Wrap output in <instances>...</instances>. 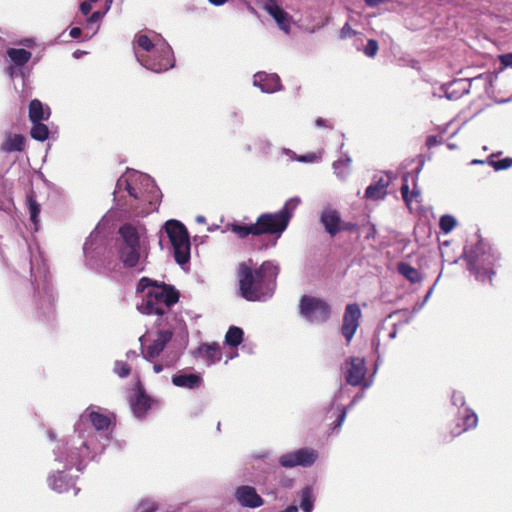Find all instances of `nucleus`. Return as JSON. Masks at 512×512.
Wrapping results in <instances>:
<instances>
[{
  "label": "nucleus",
  "instance_id": "nucleus-1",
  "mask_svg": "<svg viewBox=\"0 0 512 512\" xmlns=\"http://www.w3.org/2000/svg\"><path fill=\"white\" fill-rule=\"evenodd\" d=\"M88 407L74 425V432L67 438L57 440L53 446V453L58 461L65 465L82 467L83 461H90L106 447L109 437L108 429L111 419L100 412L99 408Z\"/></svg>",
  "mask_w": 512,
  "mask_h": 512
},
{
  "label": "nucleus",
  "instance_id": "nucleus-2",
  "mask_svg": "<svg viewBox=\"0 0 512 512\" xmlns=\"http://www.w3.org/2000/svg\"><path fill=\"white\" fill-rule=\"evenodd\" d=\"M280 267L274 260H266L254 267L250 259L237 267L238 294L249 302H267L275 294Z\"/></svg>",
  "mask_w": 512,
  "mask_h": 512
},
{
  "label": "nucleus",
  "instance_id": "nucleus-3",
  "mask_svg": "<svg viewBox=\"0 0 512 512\" xmlns=\"http://www.w3.org/2000/svg\"><path fill=\"white\" fill-rule=\"evenodd\" d=\"M136 292L142 294L138 311L144 315L158 316L157 326H167L170 309L179 301V291L173 285L142 277L137 283Z\"/></svg>",
  "mask_w": 512,
  "mask_h": 512
},
{
  "label": "nucleus",
  "instance_id": "nucleus-4",
  "mask_svg": "<svg viewBox=\"0 0 512 512\" xmlns=\"http://www.w3.org/2000/svg\"><path fill=\"white\" fill-rule=\"evenodd\" d=\"M116 240L118 258L124 268L144 272L148 263L149 243L143 224L124 223L118 229Z\"/></svg>",
  "mask_w": 512,
  "mask_h": 512
},
{
  "label": "nucleus",
  "instance_id": "nucleus-5",
  "mask_svg": "<svg viewBox=\"0 0 512 512\" xmlns=\"http://www.w3.org/2000/svg\"><path fill=\"white\" fill-rule=\"evenodd\" d=\"M122 191H126L131 198L139 201L143 205L141 212L145 214L156 211L162 199V192L154 179L133 169H127L117 180L114 195Z\"/></svg>",
  "mask_w": 512,
  "mask_h": 512
},
{
  "label": "nucleus",
  "instance_id": "nucleus-6",
  "mask_svg": "<svg viewBox=\"0 0 512 512\" xmlns=\"http://www.w3.org/2000/svg\"><path fill=\"white\" fill-rule=\"evenodd\" d=\"M463 258L467 262V269L478 282L493 285L501 259L496 249L485 240L479 239L475 245L464 249Z\"/></svg>",
  "mask_w": 512,
  "mask_h": 512
},
{
  "label": "nucleus",
  "instance_id": "nucleus-7",
  "mask_svg": "<svg viewBox=\"0 0 512 512\" xmlns=\"http://www.w3.org/2000/svg\"><path fill=\"white\" fill-rule=\"evenodd\" d=\"M30 272L33 285V313L40 320H48L55 314L56 296L53 285L50 282L48 270L43 263L34 266L33 260L30 261Z\"/></svg>",
  "mask_w": 512,
  "mask_h": 512
},
{
  "label": "nucleus",
  "instance_id": "nucleus-8",
  "mask_svg": "<svg viewBox=\"0 0 512 512\" xmlns=\"http://www.w3.org/2000/svg\"><path fill=\"white\" fill-rule=\"evenodd\" d=\"M133 49L137 61L147 70L155 73L167 71V67L170 65L168 62L162 66L156 64L151 58L157 53L164 55L171 52V46L160 35L156 33H153L152 36L143 33L136 34L133 40Z\"/></svg>",
  "mask_w": 512,
  "mask_h": 512
},
{
  "label": "nucleus",
  "instance_id": "nucleus-9",
  "mask_svg": "<svg viewBox=\"0 0 512 512\" xmlns=\"http://www.w3.org/2000/svg\"><path fill=\"white\" fill-rule=\"evenodd\" d=\"M300 202L301 200L299 197H292L284 203L283 207L279 211L259 215L256 219L258 236L269 234L275 235L276 238H279L287 229Z\"/></svg>",
  "mask_w": 512,
  "mask_h": 512
},
{
  "label": "nucleus",
  "instance_id": "nucleus-10",
  "mask_svg": "<svg viewBox=\"0 0 512 512\" xmlns=\"http://www.w3.org/2000/svg\"><path fill=\"white\" fill-rule=\"evenodd\" d=\"M173 248L174 259L183 266L190 261V237L185 225L175 219L167 220L163 226Z\"/></svg>",
  "mask_w": 512,
  "mask_h": 512
},
{
  "label": "nucleus",
  "instance_id": "nucleus-11",
  "mask_svg": "<svg viewBox=\"0 0 512 512\" xmlns=\"http://www.w3.org/2000/svg\"><path fill=\"white\" fill-rule=\"evenodd\" d=\"M52 455V470L47 477L49 488L57 493H66L70 489H73L74 496H76L80 491L79 488L75 487V479L77 476L69 474V471L75 468L77 472H82L89 461H83L82 467H78L77 465H65L64 462L56 459V455L53 452Z\"/></svg>",
  "mask_w": 512,
  "mask_h": 512
},
{
  "label": "nucleus",
  "instance_id": "nucleus-12",
  "mask_svg": "<svg viewBox=\"0 0 512 512\" xmlns=\"http://www.w3.org/2000/svg\"><path fill=\"white\" fill-rule=\"evenodd\" d=\"M299 313L312 324H322L330 318L331 307L321 298L303 295L299 301Z\"/></svg>",
  "mask_w": 512,
  "mask_h": 512
},
{
  "label": "nucleus",
  "instance_id": "nucleus-13",
  "mask_svg": "<svg viewBox=\"0 0 512 512\" xmlns=\"http://www.w3.org/2000/svg\"><path fill=\"white\" fill-rule=\"evenodd\" d=\"M342 371L347 384L351 386L363 385L364 389L371 386L372 381H364L367 368L365 359L362 357H350L345 360Z\"/></svg>",
  "mask_w": 512,
  "mask_h": 512
},
{
  "label": "nucleus",
  "instance_id": "nucleus-14",
  "mask_svg": "<svg viewBox=\"0 0 512 512\" xmlns=\"http://www.w3.org/2000/svg\"><path fill=\"white\" fill-rule=\"evenodd\" d=\"M318 457L319 453L317 450L303 447L281 455L278 459V463L283 468H294L297 466L308 468L314 465Z\"/></svg>",
  "mask_w": 512,
  "mask_h": 512
},
{
  "label": "nucleus",
  "instance_id": "nucleus-15",
  "mask_svg": "<svg viewBox=\"0 0 512 512\" xmlns=\"http://www.w3.org/2000/svg\"><path fill=\"white\" fill-rule=\"evenodd\" d=\"M160 329L157 332L156 339L148 345L146 348L143 346L144 336L139 338L141 343V356L148 362H154V360L164 351L167 343L173 337V331L166 326H158Z\"/></svg>",
  "mask_w": 512,
  "mask_h": 512
},
{
  "label": "nucleus",
  "instance_id": "nucleus-16",
  "mask_svg": "<svg viewBox=\"0 0 512 512\" xmlns=\"http://www.w3.org/2000/svg\"><path fill=\"white\" fill-rule=\"evenodd\" d=\"M361 318V309L357 303L348 304L345 308L341 326V334L349 343L355 335Z\"/></svg>",
  "mask_w": 512,
  "mask_h": 512
},
{
  "label": "nucleus",
  "instance_id": "nucleus-17",
  "mask_svg": "<svg viewBox=\"0 0 512 512\" xmlns=\"http://www.w3.org/2000/svg\"><path fill=\"white\" fill-rule=\"evenodd\" d=\"M253 84L264 93H275L281 91L283 86L280 77L276 73L259 71L253 76Z\"/></svg>",
  "mask_w": 512,
  "mask_h": 512
},
{
  "label": "nucleus",
  "instance_id": "nucleus-18",
  "mask_svg": "<svg viewBox=\"0 0 512 512\" xmlns=\"http://www.w3.org/2000/svg\"><path fill=\"white\" fill-rule=\"evenodd\" d=\"M234 496L237 502L243 507L258 508L264 504L263 498L257 493L256 489L250 485L237 487Z\"/></svg>",
  "mask_w": 512,
  "mask_h": 512
},
{
  "label": "nucleus",
  "instance_id": "nucleus-19",
  "mask_svg": "<svg viewBox=\"0 0 512 512\" xmlns=\"http://www.w3.org/2000/svg\"><path fill=\"white\" fill-rule=\"evenodd\" d=\"M320 223L325 231L334 237L340 232L341 215L340 212L331 206L324 207L320 214Z\"/></svg>",
  "mask_w": 512,
  "mask_h": 512
},
{
  "label": "nucleus",
  "instance_id": "nucleus-20",
  "mask_svg": "<svg viewBox=\"0 0 512 512\" xmlns=\"http://www.w3.org/2000/svg\"><path fill=\"white\" fill-rule=\"evenodd\" d=\"M152 402V398L145 393L144 388L138 385L135 395L130 400V406L134 416L138 419L144 418L151 408Z\"/></svg>",
  "mask_w": 512,
  "mask_h": 512
},
{
  "label": "nucleus",
  "instance_id": "nucleus-21",
  "mask_svg": "<svg viewBox=\"0 0 512 512\" xmlns=\"http://www.w3.org/2000/svg\"><path fill=\"white\" fill-rule=\"evenodd\" d=\"M103 238L97 228L92 231L83 245V252L87 263H91L103 251Z\"/></svg>",
  "mask_w": 512,
  "mask_h": 512
},
{
  "label": "nucleus",
  "instance_id": "nucleus-22",
  "mask_svg": "<svg viewBox=\"0 0 512 512\" xmlns=\"http://www.w3.org/2000/svg\"><path fill=\"white\" fill-rule=\"evenodd\" d=\"M470 86L471 80L457 79L449 84L442 85L440 89L448 100H458L463 95L469 93Z\"/></svg>",
  "mask_w": 512,
  "mask_h": 512
},
{
  "label": "nucleus",
  "instance_id": "nucleus-23",
  "mask_svg": "<svg viewBox=\"0 0 512 512\" xmlns=\"http://www.w3.org/2000/svg\"><path fill=\"white\" fill-rule=\"evenodd\" d=\"M174 386L188 390H195L202 386L203 378L199 373H186L180 371L172 376Z\"/></svg>",
  "mask_w": 512,
  "mask_h": 512
},
{
  "label": "nucleus",
  "instance_id": "nucleus-24",
  "mask_svg": "<svg viewBox=\"0 0 512 512\" xmlns=\"http://www.w3.org/2000/svg\"><path fill=\"white\" fill-rule=\"evenodd\" d=\"M264 9L271 15L279 28L286 33L289 32L290 29V21L289 15L285 12L275 0H264Z\"/></svg>",
  "mask_w": 512,
  "mask_h": 512
},
{
  "label": "nucleus",
  "instance_id": "nucleus-25",
  "mask_svg": "<svg viewBox=\"0 0 512 512\" xmlns=\"http://www.w3.org/2000/svg\"><path fill=\"white\" fill-rule=\"evenodd\" d=\"M390 179L383 176L373 178V182L366 188L364 197L371 200H382L387 195Z\"/></svg>",
  "mask_w": 512,
  "mask_h": 512
},
{
  "label": "nucleus",
  "instance_id": "nucleus-26",
  "mask_svg": "<svg viewBox=\"0 0 512 512\" xmlns=\"http://www.w3.org/2000/svg\"><path fill=\"white\" fill-rule=\"evenodd\" d=\"M457 417L461 420L460 425H457L458 430L453 431L455 435H460L466 431L474 429L478 425V416L475 411L470 407H464L463 410H458Z\"/></svg>",
  "mask_w": 512,
  "mask_h": 512
},
{
  "label": "nucleus",
  "instance_id": "nucleus-27",
  "mask_svg": "<svg viewBox=\"0 0 512 512\" xmlns=\"http://www.w3.org/2000/svg\"><path fill=\"white\" fill-rule=\"evenodd\" d=\"M197 353L201 355L208 366H211L221 360V351L217 343L202 344L198 347Z\"/></svg>",
  "mask_w": 512,
  "mask_h": 512
},
{
  "label": "nucleus",
  "instance_id": "nucleus-28",
  "mask_svg": "<svg viewBox=\"0 0 512 512\" xmlns=\"http://www.w3.org/2000/svg\"><path fill=\"white\" fill-rule=\"evenodd\" d=\"M25 137L22 134H8L1 143L2 152H21L24 149Z\"/></svg>",
  "mask_w": 512,
  "mask_h": 512
},
{
  "label": "nucleus",
  "instance_id": "nucleus-29",
  "mask_svg": "<svg viewBox=\"0 0 512 512\" xmlns=\"http://www.w3.org/2000/svg\"><path fill=\"white\" fill-rule=\"evenodd\" d=\"M10 64L25 67L32 58V53L24 48H8L6 50Z\"/></svg>",
  "mask_w": 512,
  "mask_h": 512
},
{
  "label": "nucleus",
  "instance_id": "nucleus-30",
  "mask_svg": "<svg viewBox=\"0 0 512 512\" xmlns=\"http://www.w3.org/2000/svg\"><path fill=\"white\" fill-rule=\"evenodd\" d=\"M227 231L236 234L240 239H244L249 235L258 236V229L255 223L241 224L239 222L228 223L225 226Z\"/></svg>",
  "mask_w": 512,
  "mask_h": 512
},
{
  "label": "nucleus",
  "instance_id": "nucleus-31",
  "mask_svg": "<svg viewBox=\"0 0 512 512\" xmlns=\"http://www.w3.org/2000/svg\"><path fill=\"white\" fill-rule=\"evenodd\" d=\"M50 117V109L44 108L42 102L38 99H33L29 103V119L31 122H40L47 120Z\"/></svg>",
  "mask_w": 512,
  "mask_h": 512
},
{
  "label": "nucleus",
  "instance_id": "nucleus-32",
  "mask_svg": "<svg viewBox=\"0 0 512 512\" xmlns=\"http://www.w3.org/2000/svg\"><path fill=\"white\" fill-rule=\"evenodd\" d=\"M351 157L345 153L343 159H338L333 162L332 167L334 170V174L340 180H345L349 175V167L351 164Z\"/></svg>",
  "mask_w": 512,
  "mask_h": 512
},
{
  "label": "nucleus",
  "instance_id": "nucleus-33",
  "mask_svg": "<svg viewBox=\"0 0 512 512\" xmlns=\"http://www.w3.org/2000/svg\"><path fill=\"white\" fill-rule=\"evenodd\" d=\"M300 508L302 512H312L314 508L315 496L312 486H305L300 491Z\"/></svg>",
  "mask_w": 512,
  "mask_h": 512
},
{
  "label": "nucleus",
  "instance_id": "nucleus-34",
  "mask_svg": "<svg viewBox=\"0 0 512 512\" xmlns=\"http://www.w3.org/2000/svg\"><path fill=\"white\" fill-rule=\"evenodd\" d=\"M397 269L398 272L411 283H419L423 280L422 274L416 268L405 262H400Z\"/></svg>",
  "mask_w": 512,
  "mask_h": 512
},
{
  "label": "nucleus",
  "instance_id": "nucleus-35",
  "mask_svg": "<svg viewBox=\"0 0 512 512\" xmlns=\"http://www.w3.org/2000/svg\"><path fill=\"white\" fill-rule=\"evenodd\" d=\"M244 337V331L238 326H230L225 335V344L230 347H238Z\"/></svg>",
  "mask_w": 512,
  "mask_h": 512
},
{
  "label": "nucleus",
  "instance_id": "nucleus-36",
  "mask_svg": "<svg viewBox=\"0 0 512 512\" xmlns=\"http://www.w3.org/2000/svg\"><path fill=\"white\" fill-rule=\"evenodd\" d=\"M26 204L30 213V220L35 225V230H37V225L39 223L40 205L36 201L35 195L33 193L27 194Z\"/></svg>",
  "mask_w": 512,
  "mask_h": 512
},
{
  "label": "nucleus",
  "instance_id": "nucleus-37",
  "mask_svg": "<svg viewBox=\"0 0 512 512\" xmlns=\"http://www.w3.org/2000/svg\"><path fill=\"white\" fill-rule=\"evenodd\" d=\"M31 123H32V127L30 130V135L33 139L40 141V142H44L45 140H47L49 138L50 132H49V128L47 127V125L42 123V121L31 122Z\"/></svg>",
  "mask_w": 512,
  "mask_h": 512
},
{
  "label": "nucleus",
  "instance_id": "nucleus-38",
  "mask_svg": "<svg viewBox=\"0 0 512 512\" xmlns=\"http://www.w3.org/2000/svg\"><path fill=\"white\" fill-rule=\"evenodd\" d=\"M5 73L9 76L11 80H16L20 78L23 83L27 80L30 74V70H28L26 67L21 66H15L13 64H9L5 68Z\"/></svg>",
  "mask_w": 512,
  "mask_h": 512
},
{
  "label": "nucleus",
  "instance_id": "nucleus-39",
  "mask_svg": "<svg viewBox=\"0 0 512 512\" xmlns=\"http://www.w3.org/2000/svg\"><path fill=\"white\" fill-rule=\"evenodd\" d=\"M105 15L106 11H94L87 17V29L91 30L92 32L86 37V39H90L98 32L99 25H97L96 28H93V25L98 24Z\"/></svg>",
  "mask_w": 512,
  "mask_h": 512
},
{
  "label": "nucleus",
  "instance_id": "nucleus-40",
  "mask_svg": "<svg viewBox=\"0 0 512 512\" xmlns=\"http://www.w3.org/2000/svg\"><path fill=\"white\" fill-rule=\"evenodd\" d=\"M495 155L496 154L490 155L487 159V163L496 171L507 170L512 166V158L506 157L504 159L496 161L493 159Z\"/></svg>",
  "mask_w": 512,
  "mask_h": 512
},
{
  "label": "nucleus",
  "instance_id": "nucleus-41",
  "mask_svg": "<svg viewBox=\"0 0 512 512\" xmlns=\"http://www.w3.org/2000/svg\"><path fill=\"white\" fill-rule=\"evenodd\" d=\"M456 219L449 214L442 215L439 220V227L445 234L451 232L456 226Z\"/></svg>",
  "mask_w": 512,
  "mask_h": 512
},
{
  "label": "nucleus",
  "instance_id": "nucleus-42",
  "mask_svg": "<svg viewBox=\"0 0 512 512\" xmlns=\"http://www.w3.org/2000/svg\"><path fill=\"white\" fill-rule=\"evenodd\" d=\"M152 60L159 65H164L166 62H168L170 65L167 67V70L171 69L175 65V59L173 55V50L171 49V52L169 54L159 55V53L154 54L152 57Z\"/></svg>",
  "mask_w": 512,
  "mask_h": 512
},
{
  "label": "nucleus",
  "instance_id": "nucleus-43",
  "mask_svg": "<svg viewBox=\"0 0 512 512\" xmlns=\"http://www.w3.org/2000/svg\"><path fill=\"white\" fill-rule=\"evenodd\" d=\"M408 178H409V173H405L402 177L403 183L401 186V195H402V199L405 202V204L407 205V207L410 208L411 197H410Z\"/></svg>",
  "mask_w": 512,
  "mask_h": 512
},
{
  "label": "nucleus",
  "instance_id": "nucleus-44",
  "mask_svg": "<svg viewBox=\"0 0 512 512\" xmlns=\"http://www.w3.org/2000/svg\"><path fill=\"white\" fill-rule=\"evenodd\" d=\"M451 404L458 410H463L466 406V399L462 392L454 390L450 398Z\"/></svg>",
  "mask_w": 512,
  "mask_h": 512
},
{
  "label": "nucleus",
  "instance_id": "nucleus-45",
  "mask_svg": "<svg viewBox=\"0 0 512 512\" xmlns=\"http://www.w3.org/2000/svg\"><path fill=\"white\" fill-rule=\"evenodd\" d=\"M113 370L120 378H125L130 374L131 368L125 362L117 360Z\"/></svg>",
  "mask_w": 512,
  "mask_h": 512
},
{
  "label": "nucleus",
  "instance_id": "nucleus-46",
  "mask_svg": "<svg viewBox=\"0 0 512 512\" xmlns=\"http://www.w3.org/2000/svg\"><path fill=\"white\" fill-rule=\"evenodd\" d=\"M378 49V42L374 39H369L366 46L364 47L363 52L367 57L374 58L378 52Z\"/></svg>",
  "mask_w": 512,
  "mask_h": 512
},
{
  "label": "nucleus",
  "instance_id": "nucleus-47",
  "mask_svg": "<svg viewBox=\"0 0 512 512\" xmlns=\"http://www.w3.org/2000/svg\"><path fill=\"white\" fill-rule=\"evenodd\" d=\"M337 410H338V415H337L336 420L333 422V429H338L342 426L343 422L345 421L347 412H348V408H345L342 405H338Z\"/></svg>",
  "mask_w": 512,
  "mask_h": 512
},
{
  "label": "nucleus",
  "instance_id": "nucleus-48",
  "mask_svg": "<svg viewBox=\"0 0 512 512\" xmlns=\"http://www.w3.org/2000/svg\"><path fill=\"white\" fill-rule=\"evenodd\" d=\"M156 509H157V506H156L155 502H153L151 500H146L139 504L136 512H155Z\"/></svg>",
  "mask_w": 512,
  "mask_h": 512
},
{
  "label": "nucleus",
  "instance_id": "nucleus-49",
  "mask_svg": "<svg viewBox=\"0 0 512 512\" xmlns=\"http://www.w3.org/2000/svg\"><path fill=\"white\" fill-rule=\"evenodd\" d=\"M178 359H179V356L176 353H170V354H165L162 357L160 362L164 364L165 368H170L175 365V363L177 362Z\"/></svg>",
  "mask_w": 512,
  "mask_h": 512
},
{
  "label": "nucleus",
  "instance_id": "nucleus-50",
  "mask_svg": "<svg viewBox=\"0 0 512 512\" xmlns=\"http://www.w3.org/2000/svg\"><path fill=\"white\" fill-rule=\"evenodd\" d=\"M355 35H356V31L351 28L349 23L344 24V26L341 28L340 34H339L341 39L351 38Z\"/></svg>",
  "mask_w": 512,
  "mask_h": 512
},
{
  "label": "nucleus",
  "instance_id": "nucleus-51",
  "mask_svg": "<svg viewBox=\"0 0 512 512\" xmlns=\"http://www.w3.org/2000/svg\"><path fill=\"white\" fill-rule=\"evenodd\" d=\"M317 159H318V156L315 153H308V154L300 155V156L293 158V160H296V161L302 162V163H313V162H316Z\"/></svg>",
  "mask_w": 512,
  "mask_h": 512
},
{
  "label": "nucleus",
  "instance_id": "nucleus-52",
  "mask_svg": "<svg viewBox=\"0 0 512 512\" xmlns=\"http://www.w3.org/2000/svg\"><path fill=\"white\" fill-rule=\"evenodd\" d=\"M425 159L424 156L419 155L418 156V166L414 170V175L412 177V182L416 184L418 182L419 174L421 173L423 167H424Z\"/></svg>",
  "mask_w": 512,
  "mask_h": 512
},
{
  "label": "nucleus",
  "instance_id": "nucleus-53",
  "mask_svg": "<svg viewBox=\"0 0 512 512\" xmlns=\"http://www.w3.org/2000/svg\"><path fill=\"white\" fill-rule=\"evenodd\" d=\"M357 227H358L357 224L354 222H345V221L341 220L340 232L341 231L353 232L357 229Z\"/></svg>",
  "mask_w": 512,
  "mask_h": 512
},
{
  "label": "nucleus",
  "instance_id": "nucleus-54",
  "mask_svg": "<svg viewBox=\"0 0 512 512\" xmlns=\"http://www.w3.org/2000/svg\"><path fill=\"white\" fill-rule=\"evenodd\" d=\"M499 60L504 67L512 66V52L500 55Z\"/></svg>",
  "mask_w": 512,
  "mask_h": 512
},
{
  "label": "nucleus",
  "instance_id": "nucleus-55",
  "mask_svg": "<svg viewBox=\"0 0 512 512\" xmlns=\"http://www.w3.org/2000/svg\"><path fill=\"white\" fill-rule=\"evenodd\" d=\"M79 9L84 16H88L92 10V4L88 3V1H83L80 4Z\"/></svg>",
  "mask_w": 512,
  "mask_h": 512
},
{
  "label": "nucleus",
  "instance_id": "nucleus-56",
  "mask_svg": "<svg viewBox=\"0 0 512 512\" xmlns=\"http://www.w3.org/2000/svg\"><path fill=\"white\" fill-rule=\"evenodd\" d=\"M440 143L441 141H439L435 135H429L426 139V146L428 149H431Z\"/></svg>",
  "mask_w": 512,
  "mask_h": 512
},
{
  "label": "nucleus",
  "instance_id": "nucleus-57",
  "mask_svg": "<svg viewBox=\"0 0 512 512\" xmlns=\"http://www.w3.org/2000/svg\"><path fill=\"white\" fill-rule=\"evenodd\" d=\"M440 277H441V274L437 277V279H436V281L434 282V284H433V285L429 288V290L427 291V293H426V295H425V297H424V299H423L424 303H427V301L429 300V298H430V297H431V295L433 294L434 288H435V286H436L437 282L439 281Z\"/></svg>",
  "mask_w": 512,
  "mask_h": 512
},
{
  "label": "nucleus",
  "instance_id": "nucleus-58",
  "mask_svg": "<svg viewBox=\"0 0 512 512\" xmlns=\"http://www.w3.org/2000/svg\"><path fill=\"white\" fill-rule=\"evenodd\" d=\"M363 397H364V393L363 392L357 393L353 397L351 403L346 408H348V410L351 409L358 401L362 400Z\"/></svg>",
  "mask_w": 512,
  "mask_h": 512
},
{
  "label": "nucleus",
  "instance_id": "nucleus-59",
  "mask_svg": "<svg viewBox=\"0 0 512 512\" xmlns=\"http://www.w3.org/2000/svg\"><path fill=\"white\" fill-rule=\"evenodd\" d=\"M259 144L263 153H267L272 146L268 140H260Z\"/></svg>",
  "mask_w": 512,
  "mask_h": 512
},
{
  "label": "nucleus",
  "instance_id": "nucleus-60",
  "mask_svg": "<svg viewBox=\"0 0 512 512\" xmlns=\"http://www.w3.org/2000/svg\"><path fill=\"white\" fill-rule=\"evenodd\" d=\"M315 126L316 127H324V128H332V126L328 125L327 120L319 117L315 120Z\"/></svg>",
  "mask_w": 512,
  "mask_h": 512
},
{
  "label": "nucleus",
  "instance_id": "nucleus-61",
  "mask_svg": "<svg viewBox=\"0 0 512 512\" xmlns=\"http://www.w3.org/2000/svg\"><path fill=\"white\" fill-rule=\"evenodd\" d=\"M203 406L202 405H199L195 408H193L191 411H190V416L195 418V417H198L202 414L203 412Z\"/></svg>",
  "mask_w": 512,
  "mask_h": 512
},
{
  "label": "nucleus",
  "instance_id": "nucleus-62",
  "mask_svg": "<svg viewBox=\"0 0 512 512\" xmlns=\"http://www.w3.org/2000/svg\"><path fill=\"white\" fill-rule=\"evenodd\" d=\"M69 35L72 38H78V37H80L82 35V30L79 27H73V28L70 29Z\"/></svg>",
  "mask_w": 512,
  "mask_h": 512
},
{
  "label": "nucleus",
  "instance_id": "nucleus-63",
  "mask_svg": "<svg viewBox=\"0 0 512 512\" xmlns=\"http://www.w3.org/2000/svg\"><path fill=\"white\" fill-rule=\"evenodd\" d=\"M20 44L25 47H32L35 45V40L33 38H25L20 41Z\"/></svg>",
  "mask_w": 512,
  "mask_h": 512
},
{
  "label": "nucleus",
  "instance_id": "nucleus-64",
  "mask_svg": "<svg viewBox=\"0 0 512 512\" xmlns=\"http://www.w3.org/2000/svg\"><path fill=\"white\" fill-rule=\"evenodd\" d=\"M140 355H141V353L138 354L135 350H129L126 353V358H127V360L132 361V360L138 358Z\"/></svg>",
  "mask_w": 512,
  "mask_h": 512
}]
</instances>
